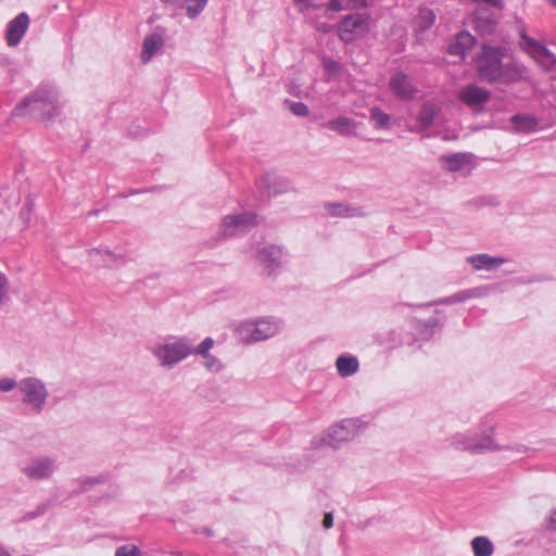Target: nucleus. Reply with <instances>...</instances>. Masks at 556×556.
<instances>
[{"label": "nucleus", "instance_id": "obj_1", "mask_svg": "<svg viewBox=\"0 0 556 556\" xmlns=\"http://www.w3.org/2000/svg\"><path fill=\"white\" fill-rule=\"evenodd\" d=\"M503 49L483 45L477 59L481 79L488 83L509 85L525 78L526 68L516 62H503Z\"/></svg>", "mask_w": 556, "mask_h": 556}, {"label": "nucleus", "instance_id": "obj_2", "mask_svg": "<svg viewBox=\"0 0 556 556\" xmlns=\"http://www.w3.org/2000/svg\"><path fill=\"white\" fill-rule=\"evenodd\" d=\"M60 102L55 90L49 86H40L15 106L12 115L23 116L38 113L42 119H51L60 113Z\"/></svg>", "mask_w": 556, "mask_h": 556}, {"label": "nucleus", "instance_id": "obj_3", "mask_svg": "<svg viewBox=\"0 0 556 556\" xmlns=\"http://www.w3.org/2000/svg\"><path fill=\"white\" fill-rule=\"evenodd\" d=\"M192 351L191 339L184 336H168L150 348L159 365L168 370L191 356Z\"/></svg>", "mask_w": 556, "mask_h": 556}, {"label": "nucleus", "instance_id": "obj_4", "mask_svg": "<svg viewBox=\"0 0 556 556\" xmlns=\"http://www.w3.org/2000/svg\"><path fill=\"white\" fill-rule=\"evenodd\" d=\"M493 433L494 427L490 426L488 429L483 430L479 437L470 431L457 432L448 438L447 442L450 446L471 454L504 450V446L498 445L494 441Z\"/></svg>", "mask_w": 556, "mask_h": 556}, {"label": "nucleus", "instance_id": "obj_5", "mask_svg": "<svg viewBox=\"0 0 556 556\" xmlns=\"http://www.w3.org/2000/svg\"><path fill=\"white\" fill-rule=\"evenodd\" d=\"M22 403L34 415H40L49 397L46 383L37 377H26L18 381Z\"/></svg>", "mask_w": 556, "mask_h": 556}, {"label": "nucleus", "instance_id": "obj_6", "mask_svg": "<svg viewBox=\"0 0 556 556\" xmlns=\"http://www.w3.org/2000/svg\"><path fill=\"white\" fill-rule=\"evenodd\" d=\"M280 331V324L277 320L261 318L254 321L241 323L237 328V336L242 343L250 344L267 340Z\"/></svg>", "mask_w": 556, "mask_h": 556}, {"label": "nucleus", "instance_id": "obj_7", "mask_svg": "<svg viewBox=\"0 0 556 556\" xmlns=\"http://www.w3.org/2000/svg\"><path fill=\"white\" fill-rule=\"evenodd\" d=\"M257 225V216L252 212L227 215L219 227V237L223 239L243 235Z\"/></svg>", "mask_w": 556, "mask_h": 556}, {"label": "nucleus", "instance_id": "obj_8", "mask_svg": "<svg viewBox=\"0 0 556 556\" xmlns=\"http://www.w3.org/2000/svg\"><path fill=\"white\" fill-rule=\"evenodd\" d=\"M368 30L369 15L365 13L349 14L338 24V36L344 42H351Z\"/></svg>", "mask_w": 556, "mask_h": 556}, {"label": "nucleus", "instance_id": "obj_9", "mask_svg": "<svg viewBox=\"0 0 556 556\" xmlns=\"http://www.w3.org/2000/svg\"><path fill=\"white\" fill-rule=\"evenodd\" d=\"M361 426L358 419H344L328 429L327 434L320 439L321 444L336 448L339 443L352 440L359 431Z\"/></svg>", "mask_w": 556, "mask_h": 556}, {"label": "nucleus", "instance_id": "obj_10", "mask_svg": "<svg viewBox=\"0 0 556 556\" xmlns=\"http://www.w3.org/2000/svg\"><path fill=\"white\" fill-rule=\"evenodd\" d=\"M56 457L38 456L28 460L22 468V472L33 481L49 480L58 470Z\"/></svg>", "mask_w": 556, "mask_h": 556}, {"label": "nucleus", "instance_id": "obj_11", "mask_svg": "<svg viewBox=\"0 0 556 556\" xmlns=\"http://www.w3.org/2000/svg\"><path fill=\"white\" fill-rule=\"evenodd\" d=\"M389 88L393 96L405 101L412 100L418 92V89L413 84L412 78L402 72L395 73L390 78Z\"/></svg>", "mask_w": 556, "mask_h": 556}, {"label": "nucleus", "instance_id": "obj_12", "mask_svg": "<svg viewBox=\"0 0 556 556\" xmlns=\"http://www.w3.org/2000/svg\"><path fill=\"white\" fill-rule=\"evenodd\" d=\"M28 25L29 16L25 12L17 14L12 21H10L5 31V40L8 46H17L24 37Z\"/></svg>", "mask_w": 556, "mask_h": 556}, {"label": "nucleus", "instance_id": "obj_13", "mask_svg": "<svg viewBox=\"0 0 556 556\" xmlns=\"http://www.w3.org/2000/svg\"><path fill=\"white\" fill-rule=\"evenodd\" d=\"M282 249L278 245L269 244L261 248L257 251V260L258 262L265 266L268 275H271L273 271L280 266L282 258Z\"/></svg>", "mask_w": 556, "mask_h": 556}, {"label": "nucleus", "instance_id": "obj_14", "mask_svg": "<svg viewBox=\"0 0 556 556\" xmlns=\"http://www.w3.org/2000/svg\"><path fill=\"white\" fill-rule=\"evenodd\" d=\"M459 98L469 106L481 105L489 101L490 92L484 88L470 84L462 89Z\"/></svg>", "mask_w": 556, "mask_h": 556}, {"label": "nucleus", "instance_id": "obj_15", "mask_svg": "<svg viewBox=\"0 0 556 556\" xmlns=\"http://www.w3.org/2000/svg\"><path fill=\"white\" fill-rule=\"evenodd\" d=\"M488 294V288L486 287H477L471 289L462 290L459 292H456L450 296L439 299L437 301L431 302L429 305H440V304H455L465 302L469 299L473 298H482Z\"/></svg>", "mask_w": 556, "mask_h": 556}, {"label": "nucleus", "instance_id": "obj_16", "mask_svg": "<svg viewBox=\"0 0 556 556\" xmlns=\"http://www.w3.org/2000/svg\"><path fill=\"white\" fill-rule=\"evenodd\" d=\"M530 52L538 63L546 71H549L556 65V55L546 49L544 46L538 43L533 39H526Z\"/></svg>", "mask_w": 556, "mask_h": 556}, {"label": "nucleus", "instance_id": "obj_17", "mask_svg": "<svg viewBox=\"0 0 556 556\" xmlns=\"http://www.w3.org/2000/svg\"><path fill=\"white\" fill-rule=\"evenodd\" d=\"M358 123L346 116H339L336 119L328 121L325 127L343 137H352L356 135Z\"/></svg>", "mask_w": 556, "mask_h": 556}, {"label": "nucleus", "instance_id": "obj_18", "mask_svg": "<svg viewBox=\"0 0 556 556\" xmlns=\"http://www.w3.org/2000/svg\"><path fill=\"white\" fill-rule=\"evenodd\" d=\"M467 261L472 265L476 270H492L500 267L505 263L503 257L491 256L485 253L471 255Z\"/></svg>", "mask_w": 556, "mask_h": 556}, {"label": "nucleus", "instance_id": "obj_19", "mask_svg": "<svg viewBox=\"0 0 556 556\" xmlns=\"http://www.w3.org/2000/svg\"><path fill=\"white\" fill-rule=\"evenodd\" d=\"M164 45L163 37L159 34H151L143 40L141 61L148 63L155 52H157Z\"/></svg>", "mask_w": 556, "mask_h": 556}, {"label": "nucleus", "instance_id": "obj_20", "mask_svg": "<svg viewBox=\"0 0 556 556\" xmlns=\"http://www.w3.org/2000/svg\"><path fill=\"white\" fill-rule=\"evenodd\" d=\"M476 38L468 31H462L457 35L455 42L450 47V53L465 56L475 46Z\"/></svg>", "mask_w": 556, "mask_h": 556}, {"label": "nucleus", "instance_id": "obj_21", "mask_svg": "<svg viewBox=\"0 0 556 556\" xmlns=\"http://www.w3.org/2000/svg\"><path fill=\"white\" fill-rule=\"evenodd\" d=\"M439 113L440 108L438 105L430 102L424 103L417 116L420 128L426 130L432 126Z\"/></svg>", "mask_w": 556, "mask_h": 556}, {"label": "nucleus", "instance_id": "obj_22", "mask_svg": "<svg viewBox=\"0 0 556 556\" xmlns=\"http://www.w3.org/2000/svg\"><path fill=\"white\" fill-rule=\"evenodd\" d=\"M336 367L340 377L346 378L358 371L359 363L355 356L340 355L336 361Z\"/></svg>", "mask_w": 556, "mask_h": 556}, {"label": "nucleus", "instance_id": "obj_23", "mask_svg": "<svg viewBox=\"0 0 556 556\" xmlns=\"http://www.w3.org/2000/svg\"><path fill=\"white\" fill-rule=\"evenodd\" d=\"M162 2L178 8L187 5V15L194 18L203 11L208 0H161Z\"/></svg>", "mask_w": 556, "mask_h": 556}, {"label": "nucleus", "instance_id": "obj_24", "mask_svg": "<svg viewBox=\"0 0 556 556\" xmlns=\"http://www.w3.org/2000/svg\"><path fill=\"white\" fill-rule=\"evenodd\" d=\"M511 125L517 132H531L538 127V119L531 115L516 114L510 117Z\"/></svg>", "mask_w": 556, "mask_h": 556}, {"label": "nucleus", "instance_id": "obj_25", "mask_svg": "<svg viewBox=\"0 0 556 556\" xmlns=\"http://www.w3.org/2000/svg\"><path fill=\"white\" fill-rule=\"evenodd\" d=\"M471 547L475 556H492L494 545L486 536L480 535L471 540Z\"/></svg>", "mask_w": 556, "mask_h": 556}, {"label": "nucleus", "instance_id": "obj_26", "mask_svg": "<svg viewBox=\"0 0 556 556\" xmlns=\"http://www.w3.org/2000/svg\"><path fill=\"white\" fill-rule=\"evenodd\" d=\"M88 253L89 256L93 258V261H96L97 256H101L105 266H112V264L116 261L124 260L123 255H116L112 251L102 248L91 249L88 251Z\"/></svg>", "mask_w": 556, "mask_h": 556}, {"label": "nucleus", "instance_id": "obj_27", "mask_svg": "<svg viewBox=\"0 0 556 556\" xmlns=\"http://www.w3.org/2000/svg\"><path fill=\"white\" fill-rule=\"evenodd\" d=\"M370 119L377 129H388L390 127L391 116L380 108L375 106L370 110Z\"/></svg>", "mask_w": 556, "mask_h": 556}, {"label": "nucleus", "instance_id": "obj_28", "mask_svg": "<svg viewBox=\"0 0 556 556\" xmlns=\"http://www.w3.org/2000/svg\"><path fill=\"white\" fill-rule=\"evenodd\" d=\"M327 212L332 216L340 217H354L357 214V208L351 207L341 203H330L326 205Z\"/></svg>", "mask_w": 556, "mask_h": 556}, {"label": "nucleus", "instance_id": "obj_29", "mask_svg": "<svg viewBox=\"0 0 556 556\" xmlns=\"http://www.w3.org/2000/svg\"><path fill=\"white\" fill-rule=\"evenodd\" d=\"M447 170L457 172L467 162V155L464 153H453L442 157Z\"/></svg>", "mask_w": 556, "mask_h": 556}, {"label": "nucleus", "instance_id": "obj_30", "mask_svg": "<svg viewBox=\"0 0 556 556\" xmlns=\"http://www.w3.org/2000/svg\"><path fill=\"white\" fill-rule=\"evenodd\" d=\"M435 15L429 9H421L417 16V24L419 30H426L432 26L434 23Z\"/></svg>", "mask_w": 556, "mask_h": 556}, {"label": "nucleus", "instance_id": "obj_31", "mask_svg": "<svg viewBox=\"0 0 556 556\" xmlns=\"http://www.w3.org/2000/svg\"><path fill=\"white\" fill-rule=\"evenodd\" d=\"M105 481H106V476H104V475H100L98 477H87V478L79 479L78 480L79 490L77 492L80 493V492L89 491V490L93 489V486L96 484H101V483H104Z\"/></svg>", "mask_w": 556, "mask_h": 556}, {"label": "nucleus", "instance_id": "obj_32", "mask_svg": "<svg viewBox=\"0 0 556 556\" xmlns=\"http://www.w3.org/2000/svg\"><path fill=\"white\" fill-rule=\"evenodd\" d=\"M274 178L275 177L271 176V175H266L264 177V184L266 185V187L268 189V194L269 195H277L279 193L288 191L289 184L287 181H282V182L279 184V186H276V185L273 184Z\"/></svg>", "mask_w": 556, "mask_h": 556}, {"label": "nucleus", "instance_id": "obj_33", "mask_svg": "<svg viewBox=\"0 0 556 556\" xmlns=\"http://www.w3.org/2000/svg\"><path fill=\"white\" fill-rule=\"evenodd\" d=\"M214 345V340L211 337L205 338L199 345L193 344V340L191 339V349L192 355H201L202 357L211 354L210 350Z\"/></svg>", "mask_w": 556, "mask_h": 556}, {"label": "nucleus", "instance_id": "obj_34", "mask_svg": "<svg viewBox=\"0 0 556 556\" xmlns=\"http://www.w3.org/2000/svg\"><path fill=\"white\" fill-rule=\"evenodd\" d=\"M203 364L204 367L212 372H218L223 369L222 362L212 354L203 356Z\"/></svg>", "mask_w": 556, "mask_h": 556}, {"label": "nucleus", "instance_id": "obj_35", "mask_svg": "<svg viewBox=\"0 0 556 556\" xmlns=\"http://www.w3.org/2000/svg\"><path fill=\"white\" fill-rule=\"evenodd\" d=\"M114 556H143L138 546L134 544L122 545L116 548Z\"/></svg>", "mask_w": 556, "mask_h": 556}, {"label": "nucleus", "instance_id": "obj_36", "mask_svg": "<svg viewBox=\"0 0 556 556\" xmlns=\"http://www.w3.org/2000/svg\"><path fill=\"white\" fill-rule=\"evenodd\" d=\"M285 103L295 116H306L308 114V106L303 102L286 100Z\"/></svg>", "mask_w": 556, "mask_h": 556}, {"label": "nucleus", "instance_id": "obj_37", "mask_svg": "<svg viewBox=\"0 0 556 556\" xmlns=\"http://www.w3.org/2000/svg\"><path fill=\"white\" fill-rule=\"evenodd\" d=\"M14 388L18 389V382H16L12 378H0V391L1 392H10Z\"/></svg>", "mask_w": 556, "mask_h": 556}, {"label": "nucleus", "instance_id": "obj_38", "mask_svg": "<svg viewBox=\"0 0 556 556\" xmlns=\"http://www.w3.org/2000/svg\"><path fill=\"white\" fill-rule=\"evenodd\" d=\"M375 4V0H348V8L351 10L359 8H369Z\"/></svg>", "mask_w": 556, "mask_h": 556}, {"label": "nucleus", "instance_id": "obj_39", "mask_svg": "<svg viewBox=\"0 0 556 556\" xmlns=\"http://www.w3.org/2000/svg\"><path fill=\"white\" fill-rule=\"evenodd\" d=\"M348 4L344 5V0H330V2L327 4V10L332 12H341L343 10H346Z\"/></svg>", "mask_w": 556, "mask_h": 556}, {"label": "nucleus", "instance_id": "obj_40", "mask_svg": "<svg viewBox=\"0 0 556 556\" xmlns=\"http://www.w3.org/2000/svg\"><path fill=\"white\" fill-rule=\"evenodd\" d=\"M8 296V279L0 273V305L3 300Z\"/></svg>", "mask_w": 556, "mask_h": 556}, {"label": "nucleus", "instance_id": "obj_41", "mask_svg": "<svg viewBox=\"0 0 556 556\" xmlns=\"http://www.w3.org/2000/svg\"><path fill=\"white\" fill-rule=\"evenodd\" d=\"M547 529L556 531V509L551 513V516L547 519Z\"/></svg>", "mask_w": 556, "mask_h": 556}, {"label": "nucleus", "instance_id": "obj_42", "mask_svg": "<svg viewBox=\"0 0 556 556\" xmlns=\"http://www.w3.org/2000/svg\"><path fill=\"white\" fill-rule=\"evenodd\" d=\"M323 526L325 529H330L333 526V516L332 513L325 514Z\"/></svg>", "mask_w": 556, "mask_h": 556}, {"label": "nucleus", "instance_id": "obj_43", "mask_svg": "<svg viewBox=\"0 0 556 556\" xmlns=\"http://www.w3.org/2000/svg\"><path fill=\"white\" fill-rule=\"evenodd\" d=\"M47 508H48L47 504L39 505L37 507L36 511L29 513V517L30 518H35V517H37L39 515H42V514L46 513Z\"/></svg>", "mask_w": 556, "mask_h": 556}, {"label": "nucleus", "instance_id": "obj_44", "mask_svg": "<svg viewBox=\"0 0 556 556\" xmlns=\"http://www.w3.org/2000/svg\"><path fill=\"white\" fill-rule=\"evenodd\" d=\"M294 2H295L296 4H304L306 8H308V7L317 8V5H315V4L313 3V0H294Z\"/></svg>", "mask_w": 556, "mask_h": 556}, {"label": "nucleus", "instance_id": "obj_45", "mask_svg": "<svg viewBox=\"0 0 556 556\" xmlns=\"http://www.w3.org/2000/svg\"><path fill=\"white\" fill-rule=\"evenodd\" d=\"M0 556H12L2 544H0Z\"/></svg>", "mask_w": 556, "mask_h": 556}, {"label": "nucleus", "instance_id": "obj_46", "mask_svg": "<svg viewBox=\"0 0 556 556\" xmlns=\"http://www.w3.org/2000/svg\"><path fill=\"white\" fill-rule=\"evenodd\" d=\"M428 324L430 326H439L440 320L438 318H431V319H429Z\"/></svg>", "mask_w": 556, "mask_h": 556}, {"label": "nucleus", "instance_id": "obj_47", "mask_svg": "<svg viewBox=\"0 0 556 556\" xmlns=\"http://www.w3.org/2000/svg\"><path fill=\"white\" fill-rule=\"evenodd\" d=\"M554 7H556V0H548Z\"/></svg>", "mask_w": 556, "mask_h": 556}]
</instances>
